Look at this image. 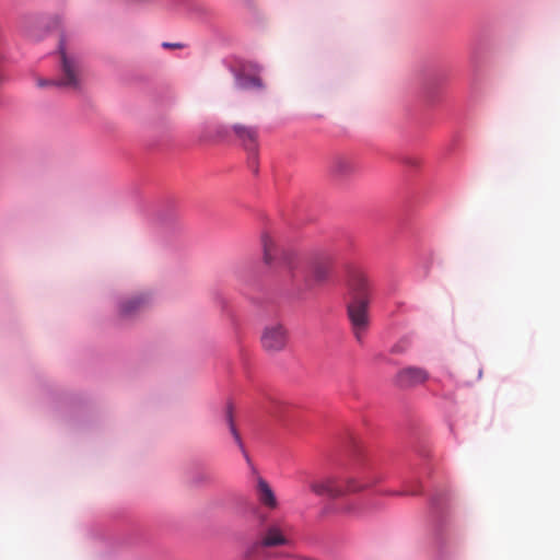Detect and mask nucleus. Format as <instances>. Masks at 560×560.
I'll return each mask as SVG.
<instances>
[{
  "label": "nucleus",
  "instance_id": "423d86ee",
  "mask_svg": "<svg viewBox=\"0 0 560 560\" xmlns=\"http://www.w3.org/2000/svg\"><path fill=\"white\" fill-rule=\"evenodd\" d=\"M428 378L429 374L424 369L408 366L398 371L395 382L401 388H409L425 383Z\"/></svg>",
  "mask_w": 560,
  "mask_h": 560
},
{
  "label": "nucleus",
  "instance_id": "1a4fd4ad",
  "mask_svg": "<svg viewBox=\"0 0 560 560\" xmlns=\"http://www.w3.org/2000/svg\"><path fill=\"white\" fill-rule=\"evenodd\" d=\"M233 133L242 145L250 152H256L258 147V128L244 124H235L232 127Z\"/></svg>",
  "mask_w": 560,
  "mask_h": 560
},
{
  "label": "nucleus",
  "instance_id": "7ed1b4c3",
  "mask_svg": "<svg viewBox=\"0 0 560 560\" xmlns=\"http://www.w3.org/2000/svg\"><path fill=\"white\" fill-rule=\"evenodd\" d=\"M260 340L267 352L282 351L288 343V330L280 323H271L264 328Z\"/></svg>",
  "mask_w": 560,
  "mask_h": 560
},
{
  "label": "nucleus",
  "instance_id": "f03ea898",
  "mask_svg": "<svg viewBox=\"0 0 560 560\" xmlns=\"http://www.w3.org/2000/svg\"><path fill=\"white\" fill-rule=\"evenodd\" d=\"M292 544V527L282 518L264 522L258 529V539L245 551V560H256L264 549L287 547Z\"/></svg>",
  "mask_w": 560,
  "mask_h": 560
},
{
  "label": "nucleus",
  "instance_id": "6e6552de",
  "mask_svg": "<svg viewBox=\"0 0 560 560\" xmlns=\"http://www.w3.org/2000/svg\"><path fill=\"white\" fill-rule=\"evenodd\" d=\"M150 304V296L141 293L128 299L122 300L118 306V313L122 318H130L143 310Z\"/></svg>",
  "mask_w": 560,
  "mask_h": 560
},
{
  "label": "nucleus",
  "instance_id": "9b49d317",
  "mask_svg": "<svg viewBox=\"0 0 560 560\" xmlns=\"http://www.w3.org/2000/svg\"><path fill=\"white\" fill-rule=\"evenodd\" d=\"M339 443L341 444L342 451H345V452L364 453L368 451V448L364 445V442L359 436V434L350 428H347L339 435Z\"/></svg>",
  "mask_w": 560,
  "mask_h": 560
},
{
  "label": "nucleus",
  "instance_id": "39448f33",
  "mask_svg": "<svg viewBox=\"0 0 560 560\" xmlns=\"http://www.w3.org/2000/svg\"><path fill=\"white\" fill-rule=\"evenodd\" d=\"M363 487L357 486L353 480H349L346 487L340 486L332 479H328L324 482H315L311 486L313 492L318 495H327L329 498H338L347 492H355L361 490Z\"/></svg>",
  "mask_w": 560,
  "mask_h": 560
},
{
  "label": "nucleus",
  "instance_id": "ddd939ff",
  "mask_svg": "<svg viewBox=\"0 0 560 560\" xmlns=\"http://www.w3.org/2000/svg\"><path fill=\"white\" fill-rule=\"evenodd\" d=\"M330 272V264L327 259L316 260L311 266V279L320 283L327 280Z\"/></svg>",
  "mask_w": 560,
  "mask_h": 560
},
{
  "label": "nucleus",
  "instance_id": "20e7f679",
  "mask_svg": "<svg viewBox=\"0 0 560 560\" xmlns=\"http://www.w3.org/2000/svg\"><path fill=\"white\" fill-rule=\"evenodd\" d=\"M67 52V42L66 39H61L59 44V55L61 59L63 75L58 79H44L40 77H35V83L38 88L63 89L70 85V63L68 60Z\"/></svg>",
  "mask_w": 560,
  "mask_h": 560
},
{
  "label": "nucleus",
  "instance_id": "f257e3e1",
  "mask_svg": "<svg viewBox=\"0 0 560 560\" xmlns=\"http://www.w3.org/2000/svg\"><path fill=\"white\" fill-rule=\"evenodd\" d=\"M349 302L347 313L355 339L361 342L370 325L369 306L372 284L365 272L353 269L348 278Z\"/></svg>",
  "mask_w": 560,
  "mask_h": 560
},
{
  "label": "nucleus",
  "instance_id": "f3484780",
  "mask_svg": "<svg viewBox=\"0 0 560 560\" xmlns=\"http://www.w3.org/2000/svg\"><path fill=\"white\" fill-rule=\"evenodd\" d=\"M163 46L166 48H182L183 47L182 44H170V43H164Z\"/></svg>",
  "mask_w": 560,
  "mask_h": 560
},
{
  "label": "nucleus",
  "instance_id": "4468645a",
  "mask_svg": "<svg viewBox=\"0 0 560 560\" xmlns=\"http://www.w3.org/2000/svg\"><path fill=\"white\" fill-rule=\"evenodd\" d=\"M236 84L240 89H259L261 88L260 79L257 77L243 75L238 77Z\"/></svg>",
  "mask_w": 560,
  "mask_h": 560
},
{
  "label": "nucleus",
  "instance_id": "2eb2a0df",
  "mask_svg": "<svg viewBox=\"0 0 560 560\" xmlns=\"http://www.w3.org/2000/svg\"><path fill=\"white\" fill-rule=\"evenodd\" d=\"M225 419H226V422L229 424L231 433L233 434L235 440L238 442L240 441V436L237 434V431H236V428H235V423H234V419H233V408H232V405H228V407H226Z\"/></svg>",
  "mask_w": 560,
  "mask_h": 560
},
{
  "label": "nucleus",
  "instance_id": "9d476101",
  "mask_svg": "<svg viewBox=\"0 0 560 560\" xmlns=\"http://www.w3.org/2000/svg\"><path fill=\"white\" fill-rule=\"evenodd\" d=\"M261 245L264 250V260L267 265H272L279 258L287 259L285 253L278 245L276 237H273L270 233H262Z\"/></svg>",
  "mask_w": 560,
  "mask_h": 560
},
{
  "label": "nucleus",
  "instance_id": "f8f14e48",
  "mask_svg": "<svg viewBox=\"0 0 560 560\" xmlns=\"http://www.w3.org/2000/svg\"><path fill=\"white\" fill-rule=\"evenodd\" d=\"M256 491L257 498L262 505L271 510L278 506V502L272 489L262 478L258 479Z\"/></svg>",
  "mask_w": 560,
  "mask_h": 560
},
{
  "label": "nucleus",
  "instance_id": "0eeeda50",
  "mask_svg": "<svg viewBox=\"0 0 560 560\" xmlns=\"http://www.w3.org/2000/svg\"><path fill=\"white\" fill-rule=\"evenodd\" d=\"M358 171V165L352 156L338 154L331 158L329 172L338 178H347Z\"/></svg>",
  "mask_w": 560,
  "mask_h": 560
},
{
  "label": "nucleus",
  "instance_id": "dca6fc26",
  "mask_svg": "<svg viewBox=\"0 0 560 560\" xmlns=\"http://www.w3.org/2000/svg\"><path fill=\"white\" fill-rule=\"evenodd\" d=\"M71 82H72V91L78 86V79H77V74H75V71L74 69L72 68V79H71Z\"/></svg>",
  "mask_w": 560,
  "mask_h": 560
}]
</instances>
